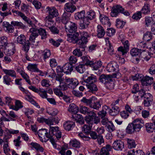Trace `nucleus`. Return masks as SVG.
<instances>
[{"label":"nucleus","mask_w":155,"mask_h":155,"mask_svg":"<svg viewBox=\"0 0 155 155\" xmlns=\"http://www.w3.org/2000/svg\"><path fill=\"white\" fill-rule=\"evenodd\" d=\"M132 123L135 131H139L142 127L144 125L143 121L140 119H136L134 120Z\"/></svg>","instance_id":"11"},{"label":"nucleus","mask_w":155,"mask_h":155,"mask_svg":"<svg viewBox=\"0 0 155 155\" xmlns=\"http://www.w3.org/2000/svg\"><path fill=\"white\" fill-rule=\"evenodd\" d=\"M143 51L141 53V58H143L144 61H147L150 59L151 57L153 55V53L151 51L148 52L145 51L146 49H143Z\"/></svg>","instance_id":"18"},{"label":"nucleus","mask_w":155,"mask_h":155,"mask_svg":"<svg viewBox=\"0 0 155 155\" xmlns=\"http://www.w3.org/2000/svg\"><path fill=\"white\" fill-rule=\"evenodd\" d=\"M92 126L89 125H84L82 127V130L86 134H89L91 130Z\"/></svg>","instance_id":"56"},{"label":"nucleus","mask_w":155,"mask_h":155,"mask_svg":"<svg viewBox=\"0 0 155 155\" xmlns=\"http://www.w3.org/2000/svg\"><path fill=\"white\" fill-rule=\"evenodd\" d=\"M86 87L89 89V91L93 93H95L98 90V88L94 83H92Z\"/></svg>","instance_id":"42"},{"label":"nucleus","mask_w":155,"mask_h":155,"mask_svg":"<svg viewBox=\"0 0 155 155\" xmlns=\"http://www.w3.org/2000/svg\"><path fill=\"white\" fill-rule=\"evenodd\" d=\"M101 22L102 24L106 25L108 26H110L111 23L109 18L104 15H101L99 17Z\"/></svg>","instance_id":"17"},{"label":"nucleus","mask_w":155,"mask_h":155,"mask_svg":"<svg viewBox=\"0 0 155 155\" xmlns=\"http://www.w3.org/2000/svg\"><path fill=\"white\" fill-rule=\"evenodd\" d=\"M91 120H92V122H88L87 123L89 125L92 126L94 124H97L99 123L100 121V119L98 117L96 116V117L94 118L93 119Z\"/></svg>","instance_id":"62"},{"label":"nucleus","mask_w":155,"mask_h":155,"mask_svg":"<svg viewBox=\"0 0 155 155\" xmlns=\"http://www.w3.org/2000/svg\"><path fill=\"white\" fill-rule=\"evenodd\" d=\"M41 36L42 39H45L47 37V34L45 29L42 28L38 29V34Z\"/></svg>","instance_id":"47"},{"label":"nucleus","mask_w":155,"mask_h":155,"mask_svg":"<svg viewBox=\"0 0 155 155\" xmlns=\"http://www.w3.org/2000/svg\"><path fill=\"white\" fill-rule=\"evenodd\" d=\"M75 70L78 72L82 74L83 73L85 70V67L84 64H80L76 66L75 68Z\"/></svg>","instance_id":"45"},{"label":"nucleus","mask_w":155,"mask_h":155,"mask_svg":"<svg viewBox=\"0 0 155 155\" xmlns=\"http://www.w3.org/2000/svg\"><path fill=\"white\" fill-rule=\"evenodd\" d=\"M106 88L109 90H113L114 88L115 84L112 78L105 85Z\"/></svg>","instance_id":"41"},{"label":"nucleus","mask_w":155,"mask_h":155,"mask_svg":"<svg viewBox=\"0 0 155 155\" xmlns=\"http://www.w3.org/2000/svg\"><path fill=\"white\" fill-rule=\"evenodd\" d=\"M30 32L31 33L29 38V40L33 45L36 46L37 44L35 43V38L38 35V29L34 27L31 28L30 29Z\"/></svg>","instance_id":"6"},{"label":"nucleus","mask_w":155,"mask_h":155,"mask_svg":"<svg viewBox=\"0 0 155 155\" xmlns=\"http://www.w3.org/2000/svg\"><path fill=\"white\" fill-rule=\"evenodd\" d=\"M3 82L8 85H10L11 82L12 81L11 78L7 75H4L3 77Z\"/></svg>","instance_id":"60"},{"label":"nucleus","mask_w":155,"mask_h":155,"mask_svg":"<svg viewBox=\"0 0 155 155\" xmlns=\"http://www.w3.org/2000/svg\"><path fill=\"white\" fill-rule=\"evenodd\" d=\"M76 6L71 3H67L64 6V10L68 12L72 13L76 10Z\"/></svg>","instance_id":"16"},{"label":"nucleus","mask_w":155,"mask_h":155,"mask_svg":"<svg viewBox=\"0 0 155 155\" xmlns=\"http://www.w3.org/2000/svg\"><path fill=\"white\" fill-rule=\"evenodd\" d=\"M72 117L75 119L76 122H78L81 124H83L84 122L83 117L80 114H74L72 115Z\"/></svg>","instance_id":"35"},{"label":"nucleus","mask_w":155,"mask_h":155,"mask_svg":"<svg viewBox=\"0 0 155 155\" xmlns=\"http://www.w3.org/2000/svg\"><path fill=\"white\" fill-rule=\"evenodd\" d=\"M96 81V77L93 74H91L87 78L84 77L83 81H82V84L87 86L92 83H94Z\"/></svg>","instance_id":"8"},{"label":"nucleus","mask_w":155,"mask_h":155,"mask_svg":"<svg viewBox=\"0 0 155 155\" xmlns=\"http://www.w3.org/2000/svg\"><path fill=\"white\" fill-rule=\"evenodd\" d=\"M153 82V77H150L147 76L142 78L141 83L143 85L146 86L150 85Z\"/></svg>","instance_id":"15"},{"label":"nucleus","mask_w":155,"mask_h":155,"mask_svg":"<svg viewBox=\"0 0 155 155\" xmlns=\"http://www.w3.org/2000/svg\"><path fill=\"white\" fill-rule=\"evenodd\" d=\"M112 147L115 150H121L124 147V143L120 140H117L113 143Z\"/></svg>","instance_id":"14"},{"label":"nucleus","mask_w":155,"mask_h":155,"mask_svg":"<svg viewBox=\"0 0 155 155\" xmlns=\"http://www.w3.org/2000/svg\"><path fill=\"white\" fill-rule=\"evenodd\" d=\"M12 25L14 26H18L19 27L21 28L24 29L25 28L26 26L22 23L18 21H12L11 22Z\"/></svg>","instance_id":"54"},{"label":"nucleus","mask_w":155,"mask_h":155,"mask_svg":"<svg viewBox=\"0 0 155 155\" xmlns=\"http://www.w3.org/2000/svg\"><path fill=\"white\" fill-rule=\"evenodd\" d=\"M119 66L117 62L113 61L109 63L106 67L107 70L109 72H117L118 70Z\"/></svg>","instance_id":"10"},{"label":"nucleus","mask_w":155,"mask_h":155,"mask_svg":"<svg viewBox=\"0 0 155 155\" xmlns=\"http://www.w3.org/2000/svg\"><path fill=\"white\" fill-rule=\"evenodd\" d=\"M147 131L149 133L152 132L154 131L155 126L152 123H146L145 125Z\"/></svg>","instance_id":"39"},{"label":"nucleus","mask_w":155,"mask_h":155,"mask_svg":"<svg viewBox=\"0 0 155 155\" xmlns=\"http://www.w3.org/2000/svg\"><path fill=\"white\" fill-rule=\"evenodd\" d=\"M7 38L6 37L0 38V49L5 48L7 45Z\"/></svg>","instance_id":"36"},{"label":"nucleus","mask_w":155,"mask_h":155,"mask_svg":"<svg viewBox=\"0 0 155 155\" xmlns=\"http://www.w3.org/2000/svg\"><path fill=\"white\" fill-rule=\"evenodd\" d=\"M70 20L69 15L67 12H64L63 14L61 22L64 25L68 22Z\"/></svg>","instance_id":"38"},{"label":"nucleus","mask_w":155,"mask_h":155,"mask_svg":"<svg viewBox=\"0 0 155 155\" xmlns=\"http://www.w3.org/2000/svg\"><path fill=\"white\" fill-rule=\"evenodd\" d=\"M30 145L32 147L35 149L37 151L41 152L43 151L44 149L39 144L36 143L31 142V143Z\"/></svg>","instance_id":"43"},{"label":"nucleus","mask_w":155,"mask_h":155,"mask_svg":"<svg viewBox=\"0 0 155 155\" xmlns=\"http://www.w3.org/2000/svg\"><path fill=\"white\" fill-rule=\"evenodd\" d=\"M143 49L134 48L130 51V54L133 56H135L140 54L143 51Z\"/></svg>","instance_id":"25"},{"label":"nucleus","mask_w":155,"mask_h":155,"mask_svg":"<svg viewBox=\"0 0 155 155\" xmlns=\"http://www.w3.org/2000/svg\"><path fill=\"white\" fill-rule=\"evenodd\" d=\"M79 108L76 105L73 103L70 104L68 110L74 114H76L79 111Z\"/></svg>","instance_id":"28"},{"label":"nucleus","mask_w":155,"mask_h":155,"mask_svg":"<svg viewBox=\"0 0 155 155\" xmlns=\"http://www.w3.org/2000/svg\"><path fill=\"white\" fill-rule=\"evenodd\" d=\"M63 72L68 74H70L73 70L72 65L68 63L64 64L62 67Z\"/></svg>","instance_id":"20"},{"label":"nucleus","mask_w":155,"mask_h":155,"mask_svg":"<svg viewBox=\"0 0 155 155\" xmlns=\"http://www.w3.org/2000/svg\"><path fill=\"white\" fill-rule=\"evenodd\" d=\"M95 17V12L93 10H91L87 12L86 16L85 18L90 21L91 20L94 19Z\"/></svg>","instance_id":"30"},{"label":"nucleus","mask_w":155,"mask_h":155,"mask_svg":"<svg viewBox=\"0 0 155 155\" xmlns=\"http://www.w3.org/2000/svg\"><path fill=\"white\" fill-rule=\"evenodd\" d=\"M39 96L42 98H47L48 95L47 91L45 90L40 88L38 93Z\"/></svg>","instance_id":"53"},{"label":"nucleus","mask_w":155,"mask_h":155,"mask_svg":"<svg viewBox=\"0 0 155 155\" xmlns=\"http://www.w3.org/2000/svg\"><path fill=\"white\" fill-rule=\"evenodd\" d=\"M64 127L66 130L69 131L74 126V123L72 121H68L64 123Z\"/></svg>","instance_id":"33"},{"label":"nucleus","mask_w":155,"mask_h":155,"mask_svg":"<svg viewBox=\"0 0 155 155\" xmlns=\"http://www.w3.org/2000/svg\"><path fill=\"white\" fill-rule=\"evenodd\" d=\"M120 110L118 106H113L112 109L109 110V114L112 116H114L117 115L120 112Z\"/></svg>","instance_id":"27"},{"label":"nucleus","mask_w":155,"mask_h":155,"mask_svg":"<svg viewBox=\"0 0 155 155\" xmlns=\"http://www.w3.org/2000/svg\"><path fill=\"white\" fill-rule=\"evenodd\" d=\"M14 12L18 16L20 17L25 22L29 25V26H31L32 28L35 26V23L32 21L29 18L26 16L24 14L21 12L15 11H14Z\"/></svg>","instance_id":"7"},{"label":"nucleus","mask_w":155,"mask_h":155,"mask_svg":"<svg viewBox=\"0 0 155 155\" xmlns=\"http://www.w3.org/2000/svg\"><path fill=\"white\" fill-rule=\"evenodd\" d=\"M70 144L71 146L76 148H79L80 147V142L75 139L71 140Z\"/></svg>","instance_id":"49"},{"label":"nucleus","mask_w":155,"mask_h":155,"mask_svg":"<svg viewBox=\"0 0 155 155\" xmlns=\"http://www.w3.org/2000/svg\"><path fill=\"white\" fill-rule=\"evenodd\" d=\"M12 137L11 134H9L8 133H6L4 136L3 139H0V145H2L3 143H7L9 142V140Z\"/></svg>","instance_id":"29"},{"label":"nucleus","mask_w":155,"mask_h":155,"mask_svg":"<svg viewBox=\"0 0 155 155\" xmlns=\"http://www.w3.org/2000/svg\"><path fill=\"white\" fill-rule=\"evenodd\" d=\"M112 78L109 75L102 74L100 76L99 79L101 82L105 85Z\"/></svg>","instance_id":"23"},{"label":"nucleus","mask_w":155,"mask_h":155,"mask_svg":"<svg viewBox=\"0 0 155 155\" xmlns=\"http://www.w3.org/2000/svg\"><path fill=\"white\" fill-rule=\"evenodd\" d=\"M97 36L99 38L103 37L105 34V32L103 28L101 25L97 26Z\"/></svg>","instance_id":"24"},{"label":"nucleus","mask_w":155,"mask_h":155,"mask_svg":"<svg viewBox=\"0 0 155 155\" xmlns=\"http://www.w3.org/2000/svg\"><path fill=\"white\" fill-rule=\"evenodd\" d=\"M29 5H26L24 3L21 4V11L25 12L26 14L29 13Z\"/></svg>","instance_id":"59"},{"label":"nucleus","mask_w":155,"mask_h":155,"mask_svg":"<svg viewBox=\"0 0 155 155\" xmlns=\"http://www.w3.org/2000/svg\"><path fill=\"white\" fill-rule=\"evenodd\" d=\"M82 61V62L83 63V64L84 65H90V62H91V61L90 60V57L87 56H85L82 57L81 58Z\"/></svg>","instance_id":"50"},{"label":"nucleus","mask_w":155,"mask_h":155,"mask_svg":"<svg viewBox=\"0 0 155 155\" xmlns=\"http://www.w3.org/2000/svg\"><path fill=\"white\" fill-rule=\"evenodd\" d=\"M112 149L110 145L107 144L104 147H102L100 151V155H110L109 152Z\"/></svg>","instance_id":"22"},{"label":"nucleus","mask_w":155,"mask_h":155,"mask_svg":"<svg viewBox=\"0 0 155 155\" xmlns=\"http://www.w3.org/2000/svg\"><path fill=\"white\" fill-rule=\"evenodd\" d=\"M22 103L19 100L15 101V106L12 107V109L16 111L18 110L19 109L23 107Z\"/></svg>","instance_id":"48"},{"label":"nucleus","mask_w":155,"mask_h":155,"mask_svg":"<svg viewBox=\"0 0 155 155\" xmlns=\"http://www.w3.org/2000/svg\"><path fill=\"white\" fill-rule=\"evenodd\" d=\"M119 13H123L124 15L128 16L129 15V12L125 10L122 6L120 5L113 7L111 9L110 13L111 16L112 17H117Z\"/></svg>","instance_id":"4"},{"label":"nucleus","mask_w":155,"mask_h":155,"mask_svg":"<svg viewBox=\"0 0 155 155\" xmlns=\"http://www.w3.org/2000/svg\"><path fill=\"white\" fill-rule=\"evenodd\" d=\"M38 133L41 140L45 139V137L48 138V140L53 136L56 137V138L59 140L61 137V133L59 130L58 127H50L49 133L48 132L47 130L43 129L39 130Z\"/></svg>","instance_id":"1"},{"label":"nucleus","mask_w":155,"mask_h":155,"mask_svg":"<svg viewBox=\"0 0 155 155\" xmlns=\"http://www.w3.org/2000/svg\"><path fill=\"white\" fill-rule=\"evenodd\" d=\"M126 131L129 134H132L135 131L132 122L128 124L126 129Z\"/></svg>","instance_id":"52"},{"label":"nucleus","mask_w":155,"mask_h":155,"mask_svg":"<svg viewBox=\"0 0 155 155\" xmlns=\"http://www.w3.org/2000/svg\"><path fill=\"white\" fill-rule=\"evenodd\" d=\"M78 33L79 35H80L81 38L78 45L80 48L84 49L86 47L88 41L87 38L90 37V35L87 32L84 31H79Z\"/></svg>","instance_id":"3"},{"label":"nucleus","mask_w":155,"mask_h":155,"mask_svg":"<svg viewBox=\"0 0 155 155\" xmlns=\"http://www.w3.org/2000/svg\"><path fill=\"white\" fill-rule=\"evenodd\" d=\"M3 71L6 75L10 76L12 77L15 78L16 77V74L15 71L13 70H8L4 69Z\"/></svg>","instance_id":"34"},{"label":"nucleus","mask_w":155,"mask_h":155,"mask_svg":"<svg viewBox=\"0 0 155 155\" xmlns=\"http://www.w3.org/2000/svg\"><path fill=\"white\" fill-rule=\"evenodd\" d=\"M125 22L119 19H117L116 21V26L118 28H122L124 26Z\"/></svg>","instance_id":"57"},{"label":"nucleus","mask_w":155,"mask_h":155,"mask_svg":"<svg viewBox=\"0 0 155 155\" xmlns=\"http://www.w3.org/2000/svg\"><path fill=\"white\" fill-rule=\"evenodd\" d=\"M46 13L48 16H46V19H52L56 17L58 15V10L53 6H48L45 9Z\"/></svg>","instance_id":"5"},{"label":"nucleus","mask_w":155,"mask_h":155,"mask_svg":"<svg viewBox=\"0 0 155 155\" xmlns=\"http://www.w3.org/2000/svg\"><path fill=\"white\" fill-rule=\"evenodd\" d=\"M23 112L29 118H30L29 115H31L34 113V110L32 109H30L28 108H25L23 109Z\"/></svg>","instance_id":"58"},{"label":"nucleus","mask_w":155,"mask_h":155,"mask_svg":"<svg viewBox=\"0 0 155 155\" xmlns=\"http://www.w3.org/2000/svg\"><path fill=\"white\" fill-rule=\"evenodd\" d=\"M27 68L29 71L34 72H36L38 69L37 64H29L27 67Z\"/></svg>","instance_id":"55"},{"label":"nucleus","mask_w":155,"mask_h":155,"mask_svg":"<svg viewBox=\"0 0 155 155\" xmlns=\"http://www.w3.org/2000/svg\"><path fill=\"white\" fill-rule=\"evenodd\" d=\"M127 144L128 147L130 148L135 147L136 146L135 142L133 140L128 139Z\"/></svg>","instance_id":"63"},{"label":"nucleus","mask_w":155,"mask_h":155,"mask_svg":"<svg viewBox=\"0 0 155 155\" xmlns=\"http://www.w3.org/2000/svg\"><path fill=\"white\" fill-rule=\"evenodd\" d=\"M102 65L101 62L100 61L94 62L91 61L90 62V66L94 70H96L98 69Z\"/></svg>","instance_id":"31"},{"label":"nucleus","mask_w":155,"mask_h":155,"mask_svg":"<svg viewBox=\"0 0 155 155\" xmlns=\"http://www.w3.org/2000/svg\"><path fill=\"white\" fill-rule=\"evenodd\" d=\"M101 102L100 100L92 101L90 107L94 109L98 110L101 107Z\"/></svg>","instance_id":"32"},{"label":"nucleus","mask_w":155,"mask_h":155,"mask_svg":"<svg viewBox=\"0 0 155 155\" xmlns=\"http://www.w3.org/2000/svg\"><path fill=\"white\" fill-rule=\"evenodd\" d=\"M88 116H87L85 117V120L86 122L87 123L88 122H91V120L93 119V118L97 116L96 113L95 112L94 110H90L89 113L87 114Z\"/></svg>","instance_id":"21"},{"label":"nucleus","mask_w":155,"mask_h":155,"mask_svg":"<svg viewBox=\"0 0 155 155\" xmlns=\"http://www.w3.org/2000/svg\"><path fill=\"white\" fill-rule=\"evenodd\" d=\"M90 109L89 108L84 106H80L79 108V111L81 114L87 115Z\"/></svg>","instance_id":"46"},{"label":"nucleus","mask_w":155,"mask_h":155,"mask_svg":"<svg viewBox=\"0 0 155 155\" xmlns=\"http://www.w3.org/2000/svg\"><path fill=\"white\" fill-rule=\"evenodd\" d=\"M55 23L52 19H46L45 25L48 27L49 29L50 28L54 26Z\"/></svg>","instance_id":"61"},{"label":"nucleus","mask_w":155,"mask_h":155,"mask_svg":"<svg viewBox=\"0 0 155 155\" xmlns=\"http://www.w3.org/2000/svg\"><path fill=\"white\" fill-rule=\"evenodd\" d=\"M105 41L106 45L107 46V50L108 54L110 55L114 54L115 53L114 49L110 41H109V39L108 38H105Z\"/></svg>","instance_id":"19"},{"label":"nucleus","mask_w":155,"mask_h":155,"mask_svg":"<svg viewBox=\"0 0 155 155\" xmlns=\"http://www.w3.org/2000/svg\"><path fill=\"white\" fill-rule=\"evenodd\" d=\"M150 5L148 3L145 4L140 11L141 13L147 14L150 13Z\"/></svg>","instance_id":"37"},{"label":"nucleus","mask_w":155,"mask_h":155,"mask_svg":"<svg viewBox=\"0 0 155 155\" xmlns=\"http://www.w3.org/2000/svg\"><path fill=\"white\" fill-rule=\"evenodd\" d=\"M51 55V52L50 50L48 49H45L44 50L42 56L45 61L49 58Z\"/></svg>","instance_id":"40"},{"label":"nucleus","mask_w":155,"mask_h":155,"mask_svg":"<svg viewBox=\"0 0 155 155\" xmlns=\"http://www.w3.org/2000/svg\"><path fill=\"white\" fill-rule=\"evenodd\" d=\"M90 22L87 19L84 18L82 20L80 21V27L81 29H84L88 27Z\"/></svg>","instance_id":"26"},{"label":"nucleus","mask_w":155,"mask_h":155,"mask_svg":"<svg viewBox=\"0 0 155 155\" xmlns=\"http://www.w3.org/2000/svg\"><path fill=\"white\" fill-rule=\"evenodd\" d=\"M105 127L107 130L110 132H112L115 130V127L111 121L105 126Z\"/></svg>","instance_id":"51"},{"label":"nucleus","mask_w":155,"mask_h":155,"mask_svg":"<svg viewBox=\"0 0 155 155\" xmlns=\"http://www.w3.org/2000/svg\"><path fill=\"white\" fill-rule=\"evenodd\" d=\"M79 33L78 32H75L73 34L69 35L67 38V41L70 42L76 43L79 41L80 39L79 38Z\"/></svg>","instance_id":"13"},{"label":"nucleus","mask_w":155,"mask_h":155,"mask_svg":"<svg viewBox=\"0 0 155 155\" xmlns=\"http://www.w3.org/2000/svg\"><path fill=\"white\" fill-rule=\"evenodd\" d=\"M85 12L84 11H82L80 12H78L75 14V18L76 20H82L84 18Z\"/></svg>","instance_id":"44"},{"label":"nucleus","mask_w":155,"mask_h":155,"mask_svg":"<svg viewBox=\"0 0 155 155\" xmlns=\"http://www.w3.org/2000/svg\"><path fill=\"white\" fill-rule=\"evenodd\" d=\"M66 31L70 33L74 32L77 29V25L74 23L68 22L64 25Z\"/></svg>","instance_id":"9"},{"label":"nucleus","mask_w":155,"mask_h":155,"mask_svg":"<svg viewBox=\"0 0 155 155\" xmlns=\"http://www.w3.org/2000/svg\"><path fill=\"white\" fill-rule=\"evenodd\" d=\"M17 43L22 45V50L27 53L30 48V45L32 44L29 40H26L25 37L23 35L21 34L16 39Z\"/></svg>","instance_id":"2"},{"label":"nucleus","mask_w":155,"mask_h":155,"mask_svg":"<svg viewBox=\"0 0 155 155\" xmlns=\"http://www.w3.org/2000/svg\"><path fill=\"white\" fill-rule=\"evenodd\" d=\"M124 46H120L118 48V51H121L123 55L126 53L129 50L130 44L128 40L123 41L122 42Z\"/></svg>","instance_id":"12"},{"label":"nucleus","mask_w":155,"mask_h":155,"mask_svg":"<svg viewBox=\"0 0 155 155\" xmlns=\"http://www.w3.org/2000/svg\"><path fill=\"white\" fill-rule=\"evenodd\" d=\"M153 19L152 18L147 16L145 18V25L147 27L150 26L152 22Z\"/></svg>","instance_id":"64"}]
</instances>
